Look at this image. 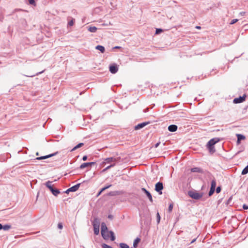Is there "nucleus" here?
Masks as SVG:
<instances>
[{
  "label": "nucleus",
  "instance_id": "nucleus-46",
  "mask_svg": "<svg viewBox=\"0 0 248 248\" xmlns=\"http://www.w3.org/2000/svg\"><path fill=\"white\" fill-rule=\"evenodd\" d=\"M197 29H201V27L200 26H196V27Z\"/></svg>",
  "mask_w": 248,
  "mask_h": 248
},
{
  "label": "nucleus",
  "instance_id": "nucleus-3",
  "mask_svg": "<svg viewBox=\"0 0 248 248\" xmlns=\"http://www.w3.org/2000/svg\"><path fill=\"white\" fill-rule=\"evenodd\" d=\"M99 220L98 218H95L93 222V231L95 234L97 235L99 232Z\"/></svg>",
  "mask_w": 248,
  "mask_h": 248
},
{
  "label": "nucleus",
  "instance_id": "nucleus-29",
  "mask_svg": "<svg viewBox=\"0 0 248 248\" xmlns=\"http://www.w3.org/2000/svg\"><path fill=\"white\" fill-rule=\"evenodd\" d=\"M111 186V185H108V186H105V187H104L102 188L101 189V190H100L101 192H103L104 190H105L106 189H107L108 188H109V187H110Z\"/></svg>",
  "mask_w": 248,
  "mask_h": 248
},
{
  "label": "nucleus",
  "instance_id": "nucleus-39",
  "mask_svg": "<svg viewBox=\"0 0 248 248\" xmlns=\"http://www.w3.org/2000/svg\"><path fill=\"white\" fill-rule=\"evenodd\" d=\"M243 208L244 209H248V205L246 204H244L243 205Z\"/></svg>",
  "mask_w": 248,
  "mask_h": 248
},
{
  "label": "nucleus",
  "instance_id": "nucleus-42",
  "mask_svg": "<svg viewBox=\"0 0 248 248\" xmlns=\"http://www.w3.org/2000/svg\"><path fill=\"white\" fill-rule=\"evenodd\" d=\"M159 144H160V142H157L156 144H155V147L157 148L158 146V145H159Z\"/></svg>",
  "mask_w": 248,
  "mask_h": 248
},
{
  "label": "nucleus",
  "instance_id": "nucleus-41",
  "mask_svg": "<svg viewBox=\"0 0 248 248\" xmlns=\"http://www.w3.org/2000/svg\"><path fill=\"white\" fill-rule=\"evenodd\" d=\"M87 159V156L86 155H85L83 157L82 159L83 161H86Z\"/></svg>",
  "mask_w": 248,
  "mask_h": 248
},
{
  "label": "nucleus",
  "instance_id": "nucleus-35",
  "mask_svg": "<svg viewBox=\"0 0 248 248\" xmlns=\"http://www.w3.org/2000/svg\"><path fill=\"white\" fill-rule=\"evenodd\" d=\"M29 3L30 4L34 5H35V2L34 0H29Z\"/></svg>",
  "mask_w": 248,
  "mask_h": 248
},
{
  "label": "nucleus",
  "instance_id": "nucleus-1",
  "mask_svg": "<svg viewBox=\"0 0 248 248\" xmlns=\"http://www.w3.org/2000/svg\"><path fill=\"white\" fill-rule=\"evenodd\" d=\"M219 141L218 138H214L210 140L207 143V146L210 152H214L215 149L214 145Z\"/></svg>",
  "mask_w": 248,
  "mask_h": 248
},
{
  "label": "nucleus",
  "instance_id": "nucleus-16",
  "mask_svg": "<svg viewBox=\"0 0 248 248\" xmlns=\"http://www.w3.org/2000/svg\"><path fill=\"white\" fill-rule=\"evenodd\" d=\"M191 171L193 172H202V170L198 167L191 169Z\"/></svg>",
  "mask_w": 248,
  "mask_h": 248
},
{
  "label": "nucleus",
  "instance_id": "nucleus-27",
  "mask_svg": "<svg viewBox=\"0 0 248 248\" xmlns=\"http://www.w3.org/2000/svg\"><path fill=\"white\" fill-rule=\"evenodd\" d=\"M115 166V164H113L111 165H110V166H108L107 168H106L105 169H104L102 170V171H103V172H104V171H106L107 170H108V169H110L111 167H113V166Z\"/></svg>",
  "mask_w": 248,
  "mask_h": 248
},
{
  "label": "nucleus",
  "instance_id": "nucleus-43",
  "mask_svg": "<svg viewBox=\"0 0 248 248\" xmlns=\"http://www.w3.org/2000/svg\"><path fill=\"white\" fill-rule=\"evenodd\" d=\"M102 192H101V191H100L97 194V197H98L101 194Z\"/></svg>",
  "mask_w": 248,
  "mask_h": 248
},
{
  "label": "nucleus",
  "instance_id": "nucleus-34",
  "mask_svg": "<svg viewBox=\"0 0 248 248\" xmlns=\"http://www.w3.org/2000/svg\"><path fill=\"white\" fill-rule=\"evenodd\" d=\"M162 31H163L161 29H157L155 31V33L158 34V33L162 32Z\"/></svg>",
  "mask_w": 248,
  "mask_h": 248
},
{
  "label": "nucleus",
  "instance_id": "nucleus-48",
  "mask_svg": "<svg viewBox=\"0 0 248 248\" xmlns=\"http://www.w3.org/2000/svg\"><path fill=\"white\" fill-rule=\"evenodd\" d=\"M109 195H112V194H111V192H110L109 194Z\"/></svg>",
  "mask_w": 248,
  "mask_h": 248
},
{
  "label": "nucleus",
  "instance_id": "nucleus-24",
  "mask_svg": "<svg viewBox=\"0 0 248 248\" xmlns=\"http://www.w3.org/2000/svg\"><path fill=\"white\" fill-rule=\"evenodd\" d=\"M216 186V182L215 179H213V180L212 181V182H211V188L215 189Z\"/></svg>",
  "mask_w": 248,
  "mask_h": 248
},
{
  "label": "nucleus",
  "instance_id": "nucleus-44",
  "mask_svg": "<svg viewBox=\"0 0 248 248\" xmlns=\"http://www.w3.org/2000/svg\"><path fill=\"white\" fill-rule=\"evenodd\" d=\"M245 12H241V13H240V14H241V15H242V16L244 15H245Z\"/></svg>",
  "mask_w": 248,
  "mask_h": 248
},
{
  "label": "nucleus",
  "instance_id": "nucleus-2",
  "mask_svg": "<svg viewBox=\"0 0 248 248\" xmlns=\"http://www.w3.org/2000/svg\"><path fill=\"white\" fill-rule=\"evenodd\" d=\"M105 235H102L103 238L105 240H108L109 238H110L111 241H114L115 239V237L114 236V232L112 231H108V230L106 232L105 231Z\"/></svg>",
  "mask_w": 248,
  "mask_h": 248
},
{
  "label": "nucleus",
  "instance_id": "nucleus-5",
  "mask_svg": "<svg viewBox=\"0 0 248 248\" xmlns=\"http://www.w3.org/2000/svg\"><path fill=\"white\" fill-rule=\"evenodd\" d=\"M163 188V184L161 182H158L155 184V190L158 192L160 194H162L161 190Z\"/></svg>",
  "mask_w": 248,
  "mask_h": 248
},
{
  "label": "nucleus",
  "instance_id": "nucleus-28",
  "mask_svg": "<svg viewBox=\"0 0 248 248\" xmlns=\"http://www.w3.org/2000/svg\"><path fill=\"white\" fill-rule=\"evenodd\" d=\"M173 205L172 203H170L169 205V208H168V211L169 212H171L172 211V208H173Z\"/></svg>",
  "mask_w": 248,
  "mask_h": 248
},
{
  "label": "nucleus",
  "instance_id": "nucleus-31",
  "mask_svg": "<svg viewBox=\"0 0 248 248\" xmlns=\"http://www.w3.org/2000/svg\"><path fill=\"white\" fill-rule=\"evenodd\" d=\"M215 189L210 188V190L209 192V195L211 196L214 192Z\"/></svg>",
  "mask_w": 248,
  "mask_h": 248
},
{
  "label": "nucleus",
  "instance_id": "nucleus-40",
  "mask_svg": "<svg viewBox=\"0 0 248 248\" xmlns=\"http://www.w3.org/2000/svg\"><path fill=\"white\" fill-rule=\"evenodd\" d=\"M157 217L158 222H159L160 220V217L158 213L157 214Z\"/></svg>",
  "mask_w": 248,
  "mask_h": 248
},
{
  "label": "nucleus",
  "instance_id": "nucleus-26",
  "mask_svg": "<svg viewBox=\"0 0 248 248\" xmlns=\"http://www.w3.org/2000/svg\"><path fill=\"white\" fill-rule=\"evenodd\" d=\"M120 246L121 248H129V246L124 243H121Z\"/></svg>",
  "mask_w": 248,
  "mask_h": 248
},
{
  "label": "nucleus",
  "instance_id": "nucleus-18",
  "mask_svg": "<svg viewBox=\"0 0 248 248\" xmlns=\"http://www.w3.org/2000/svg\"><path fill=\"white\" fill-rule=\"evenodd\" d=\"M105 161H106L107 163H111L112 162H115L116 161V159L114 158L113 157H108L105 159Z\"/></svg>",
  "mask_w": 248,
  "mask_h": 248
},
{
  "label": "nucleus",
  "instance_id": "nucleus-47",
  "mask_svg": "<svg viewBox=\"0 0 248 248\" xmlns=\"http://www.w3.org/2000/svg\"><path fill=\"white\" fill-rule=\"evenodd\" d=\"M196 240V239H194L192 242H191V243H193L194 242H195Z\"/></svg>",
  "mask_w": 248,
  "mask_h": 248
},
{
  "label": "nucleus",
  "instance_id": "nucleus-17",
  "mask_svg": "<svg viewBox=\"0 0 248 248\" xmlns=\"http://www.w3.org/2000/svg\"><path fill=\"white\" fill-rule=\"evenodd\" d=\"M96 49L100 51L101 53H104L105 51V47L103 46L98 45L96 46Z\"/></svg>",
  "mask_w": 248,
  "mask_h": 248
},
{
  "label": "nucleus",
  "instance_id": "nucleus-33",
  "mask_svg": "<svg viewBox=\"0 0 248 248\" xmlns=\"http://www.w3.org/2000/svg\"><path fill=\"white\" fill-rule=\"evenodd\" d=\"M74 19H73L68 22V25L70 26H72L74 25Z\"/></svg>",
  "mask_w": 248,
  "mask_h": 248
},
{
  "label": "nucleus",
  "instance_id": "nucleus-9",
  "mask_svg": "<svg viewBox=\"0 0 248 248\" xmlns=\"http://www.w3.org/2000/svg\"><path fill=\"white\" fill-rule=\"evenodd\" d=\"M149 123V122H147V123H142L139 124L135 126L134 129L136 130L140 129L144 127L145 126H146Z\"/></svg>",
  "mask_w": 248,
  "mask_h": 248
},
{
  "label": "nucleus",
  "instance_id": "nucleus-32",
  "mask_svg": "<svg viewBox=\"0 0 248 248\" xmlns=\"http://www.w3.org/2000/svg\"><path fill=\"white\" fill-rule=\"evenodd\" d=\"M102 247L103 248H113L112 247H111L107 244H102Z\"/></svg>",
  "mask_w": 248,
  "mask_h": 248
},
{
  "label": "nucleus",
  "instance_id": "nucleus-8",
  "mask_svg": "<svg viewBox=\"0 0 248 248\" xmlns=\"http://www.w3.org/2000/svg\"><path fill=\"white\" fill-rule=\"evenodd\" d=\"M101 229V232L102 235L105 236V231L106 232L108 230V228H107L106 224L104 222L102 223Z\"/></svg>",
  "mask_w": 248,
  "mask_h": 248
},
{
  "label": "nucleus",
  "instance_id": "nucleus-20",
  "mask_svg": "<svg viewBox=\"0 0 248 248\" xmlns=\"http://www.w3.org/2000/svg\"><path fill=\"white\" fill-rule=\"evenodd\" d=\"M84 145V143H79V144H78L77 145H76L75 147H74L72 150H71V151H74L76 150H77V149L79 148H80L82 146H83Z\"/></svg>",
  "mask_w": 248,
  "mask_h": 248
},
{
  "label": "nucleus",
  "instance_id": "nucleus-11",
  "mask_svg": "<svg viewBox=\"0 0 248 248\" xmlns=\"http://www.w3.org/2000/svg\"><path fill=\"white\" fill-rule=\"evenodd\" d=\"M141 190L146 194L150 201L152 202L153 200L151 193L144 188H142Z\"/></svg>",
  "mask_w": 248,
  "mask_h": 248
},
{
  "label": "nucleus",
  "instance_id": "nucleus-36",
  "mask_svg": "<svg viewBox=\"0 0 248 248\" xmlns=\"http://www.w3.org/2000/svg\"><path fill=\"white\" fill-rule=\"evenodd\" d=\"M238 21V19H234L233 20H232L230 23L231 24H233L234 23H235L236 22Z\"/></svg>",
  "mask_w": 248,
  "mask_h": 248
},
{
  "label": "nucleus",
  "instance_id": "nucleus-38",
  "mask_svg": "<svg viewBox=\"0 0 248 248\" xmlns=\"http://www.w3.org/2000/svg\"><path fill=\"white\" fill-rule=\"evenodd\" d=\"M58 228L60 229H62V223H59L58 224Z\"/></svg>",
  "mask_w": 248,
  "mask_h": 248
},
{
  "label": "nucleus",
  "instance_id": "nucleus-49",
  "mask_svg": "<svg viewBox=\"0 0 248 248\" xmlns=\"http://www.w3.org/2000/svg\"><path fill=\"white\" fill-rule=\"evenodd\" d=\"M69 191H67V190H66V193H68V192H69Z\"/></svg>",
  "mask_w": 248,
  "mask_h": 248
},
{
  "label": "nucleus",
  "instance_id": "nucleus-22",
  "mask_svg": "<svg viewBox=\"0 0 248 248\" xmlns=\"http://www.w3.org/2000/svg\"><path fill=\"white\" fill-rule=\"evenodd\" d=\"M248 173V165L242 171L241 174L245 175Z\"/></svg>",
  "mask_w": 248,
  "mask_h": 248
},
{
  "label": "nucleus",
  "instance_id": "nucleus-19",
  "mask_svg": "<svg viewBox=\"0 0 248 248\" xmlns=\"http://www.w3.org/2000/svg\"><path fill=\"white\" fill-rule=\"evenodd\" d=\"M140 239L139 238H137L134 241V243H133V247L134 248H137V246H138V244L139 243V242H140Z\"/></svg>",
  "mask_w": 248,
  "mask_h": 248
},
{
  "label": "nucleus",
  "instance_id": "nucleus-45",
  "mask_svg": "<svg viewBox=\"0 0 248 248\" xmlns=\"http://www.w3.org/2000/svg\"><path fill=\"white\" fill-rule=\"evenodd\" d=\"M2 228V225L0 224V230H1Z\"/></svg>",
  "mask_w": 248,
  "mask_h": 248
},
{
  "label": "nucleus",
  "instance_id": "nucleus-14",
  "mask_svg": "<svg viewBox=\"0 0 248 248\" xmlns=\"http://www.w3.org/2000/svg\"><path fill=\"white\" fill-rule=\"evenodd\" d=\"M177 129V126L174 124L170 125L168 127V130L170 132H175Z\"/></svg>",
  "mask_w": 248,
  "mask_h": 248
},
{
  "label": "nucleus",
  "instance_id": "nucleus-12",
  "mask_svg": "<svg viewBox=\"0 0 248 248\" xmlns=\"http://www.w3.org/2000/svg\"><path fill=\"white\" fill-rule=\"evenodd\" d=\"M94 162H87V163H84L82 164L80 166V169H83L86 167H88L89 166H91L92 165L94 164Z\"/></svg>",
  "mask_w": 248,
  "mask_h": 248
},
{
  "label": "nucleus",
  "instance_id": "nucleus-37",
  "mask_svg": "<svg viewBox=\"0 0 248 248\" xmlns=\"http://www.w3.org/2000/svg\"><path fill=\"white\" fill-rule=\"evenodd\" d=\"M220 190H221V188H220V187L218 186L216 189V192L217 193H219L220 192Z\"/></svg>",
  "mask_w": 248,
  "mask_h": 248
},
{
  "label": "nucleus",
  "instance_id": "nucleus-6",
  "mask_svg": "<svg viewBox=\"0 0 248 248\" xmlns=\"http://www.w3.org/2000/svg\"><path fill=\"white\" fill-rule=\"evenodd\" d=\"M246 95H243V96H240L238 98H234L233 100V103L235 104L240 103L244 101L246 99Z\"/></svg>",
  "mask_w": 248,
  "mask_h": 248
},
{
  "label": "nucleus",
  "instance_id": "nucleus-21",
  "mask_svg": "<svg viewBox=\"0 0 248 248\" xmlns=\"http://www.w3.org/2000/svg\"><path fill=\"white\" fill-rule=\"evenodd\" d=\"M51 182L48 181L46 183V186L50 189V191H52L53 189V188L51 186Z\"/></svg>",
  "mask_w": 248,
  "mask_h": 248
},
{
  "label": "nucleus",
  "instance_id": "nucleus-15",
  "mask_svg": "<svg viewBox=\"0 0 248 248\" xmlns=\"http://www.w3.org/2000/svg\"><path fill=\"white\" fill-rule=\"evenodd\" d=\"M56 153L54 154H51V155H45V156H41V157H37L36 158V159L37 160H42V159H46V158H49L54 155H55Z\"/></svg>",
  "mask_w": 248,
  "mask_h": 248
},
{
  "label": "nucleus",
  "instance_id": "nucleus-4",
  "mask_svg": "<svg viewBox=\"0 0 248 248\" xmlns=\"http://www.w3.org/2000/svg\"><path fill=\"white\" fill-rule=\"evenodd\" d=\"M188 195L190 197L196 200L200 199L202 196V194L198 193L197 192L194 191H189L188 192Z\"/></svg>",
  "mask_w": 248,
  "mask_h": 248
},
{
  "label": "nucleus",
  "instance_id": "nucleus-30",
  "mask_svg": "<svg viewBox=\"0 0 248 248\" xmlns=\"http://www.w3.org/2000/svg\"><path fill=\"white\" fill-rule=\"evenodd\" d=\"M10 228H11V226L10 225H4V226H2V229H3L4 230H8Z\"/></svg>",
  "mask_w": 248,
  "mask_h": 248
},
{
  "label": "nucleus",
  "instance_id": "nucleus-13",
  "mask_svg": "<svg viewBox=\"0 0 248 248\" xmlns=\"http://www.w3.org/2000/svg\"><path fill=\"white\" fill-rule=\"evenodd\" d=\"M80 184H77L74 186H72L71 187L67 189V191H70L71 192H75L78 190L79 188Z\"/></svg>",
  "mask_w": 248,
  "mask_h": 248
},
{
  "label": "nucleus",
  "instance_id": "nucleus-7",
  "mask_svg": "<svg viewBox=\"0 0 248 248\" xmlns=\"http://www.w3.org/2000/svg\"><path fill=\"white\" fill-rule=\"evenodd\" d=\"M118 70V66L116 64H113L109 66V71L112 74H115Z\"/></svg>",
  "mask_w": 248,
  "mask_h": 248
},
{
  "label": "nucleus",
  "instance_id": "nucleus-25",
  "mask_svg": "<svg viewBox=\"0 0 248 248\" xmlns=\"http://www.w3.org/2000/svg\"><path fill=\"white\" fill-rule=\"evenodd\" d=\"M53 194L55 196H57L58 194L60 193V191L58 189H53L52 191H51Z\"/></svg>",
  "mask_w": 248,
  "mask_h": 248
},
{
  "label": "nucleus",
  "instance_id": "nucleus-10",
  "mask_svg": "<svg viewBox=\"0 0 248 248\" xmlns=\"http://www.w3.org/2000/svg\"><path fill=\"white\" fill-rule=\"evenodd\" d=\"M236 136L237 138V144H240V141L241 140H244L246 139V137L243 135L237 134H236Z\"/></svg>",
  "mask_w": 248,
  "mask_h": 248
},
{
  "label": "nucleus",
  "instance_id": "nucleus-23",
  "mask_svg": "<svg viewBox=\"0 0 248 248\" xmlns=\"http://www.w3.org/2000/svg\"><path fill=\"white\" fill-rule=\"evenodd\" d=\"M88 30L91 32H95L97 31V28L95 27H90L89 28Z\"/></svg>",
  "mask_w": 248,
  "mask_h": 248
}]
</instances>
